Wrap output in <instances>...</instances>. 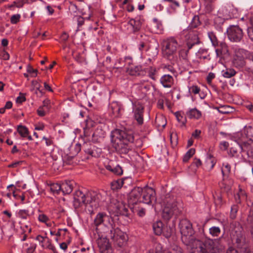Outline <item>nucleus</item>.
<instances>
[{
	"label": "nucleus",
	"mask_w": 253,
	"mask_h": 253,
	"mask_svg": "<svg viewBox=\"0 0 253 253\" xmlns=\"http://www.w3.org/2000/svg\"><path fill=\"white\" fill-rule=\"evenodd\" d=\"M179 226L181 234L182 242L190 248V253H199L198 249L205 246L203 242L204 239L200 240L195 237L194 231L191 223L186 219L180 221Z\"/></svg>",
	"instance_id": "nucleus-1"
},
{
	"label": "nucleus",
	"mask_w": 253,
	"mask_h": 253,
	"mask_svg": "<svg viewBox=\"0 0 253 253\" xmlns=\"http://www.w3.org/2000/svg\"><path fill=\"white\" fill-rule=\"evenodd\" d=\"M112 147L121 154H126L131 150L130 141L133 140L131 131L116 129L112 134Z\"/></svg>",
	"instance_id": "nucleus-2"
},
{
	"label": "nucleus",
	"mask_w": 253,
	"mask_h": 253,
	"mask_svg": "<svg viewBox=\"0 0 253 253\" xmlns=\"http://www.w3.org/2000/svg\"><path fill=\"white\" fill-rule=\"evenodd\" d=\"M230 238L233 248L240 250V253H253L249 248L243 228L239 224L232 229Z\"/></svg>",
	"instance_id": "nucleus-3"
},
{
	"label": "nucleus",
	"mask_w": 253,
	"mask_h": 253,
	"mask_svg": "<svg viewBox=\"0 0 253 253\" xmlns=\"http://www.w3.org/2000/svg\"><path fill=\"white\" fill-rule=\"evenodd\" d=\"M177 203L174 196L167 194L163 199L164 209L162 213L163 218L169 221L173 216H177L180 211L177 207Z\"/></svg>",
	"instance_id": "nucleus-4"
},
{
	"label": "nucleus",
	"mask_w": 253,
	"mask_h": 253,
	"mask_svg": "<svg viewBox=\"0 0 253 253\" xmlns=\"http://www.w3.org/2000/svg\"><path fill=\"white\" fill-rule=\"evenodd\" d=\"M104 234H109L115 246L119 247L124 246L128 240L127 235L118 228H115L112 224L107 226V229L103 231Z\"/></svg>",
	"instance_id": "nucleus-5"
},
{
	"label": "nucleus",
	"mask_w": 253,
	"mask_h": 253,
	"mask_svg": "<svg viewBox=\"0 0 253 253\" xmlns=\"http://www.w3.org/2000/svg\"><path fill=\"white\" fill-rule=\"evenodd\" d=\"M113 222L112 218L104 212H99L95 217L93 225L95 229H93L95 233L99 234L107 229V226Z\"/></svg>",
	"instance_id": "nucleus-6"
},
{
	"label": "nucleus",
	"mask_w": 253,
	"mask_h": 253,
	"mask_svg": "<svg viewBox=\"0 0 253 253\" xmlns=\"http://www.w3.org/2000/svg\"><path fill=\"white\" fill-rule=\"evenodd\" d=\"M162 52L164 57L169 58L176 53L178 44L173 37L164 39L162 43Z\"/></svg>",
	"instance_id": "nucleus-7"
},
{
	"label": "nucleus",
	"mask_w": 253,
	"mask_h": 253,
	"mask_svg": "<svg viewBox=\"0 0 253 253\" xmlns=\"http://www.w3.org/2000/svg\"><path fill=\"white\" fill-rule=\"evenodd\" d=\"M103 234H104L103 232L98 234L93 231V234L91 236L96 240L101 253H112L113 250L109 239Z\"/></svg>",
	"instance_id": "nucleus-8"
},
{
	"label": "nucleus",
	"mask_w": 253,
	"mask_h": 253,
	"mask_svg": "<svg viewBox=\"0 0 253 253\" xmlns=\"http://www.w3.org/2000/svg\"><path fill=\"white\" fill-rule=\"evenodd\" d=\"M229 39L234 42H239L243 37L242 29L238 25H231L227 30Z\"/></svg>",
	"instance_id": "nucleus-9"
},
{
	"label": "nucleus",
	"mask_w": 253,
	"mask_h": 253,
	"mask_svg": "<svg viewBox=\"0 0 253 253\" xmlns=\"http://www.w3.org/2000/svg\"><path fill=\"white\" fill-rule=\"evenodd\" d=\"M182 34L187 40V45L189 49H191L194 45L200 43L199 32L197 30H188L184 33V29Z\"/></svg>",
	"instance_id": "nucleus-10"
},
{
	"label": "nucleus",
	"mask_w": 253,
	"mask_h": 253,
	"mask_svg": "<svg viewBox=\"0 0 253 253\" xmlns=\"http://www.w3.org/2000/svg\"><path fill=\"white\" fill-rule=\"evenodd\" d=\"M141 203L150 205L156 201V192L154 189L148 186L142 188Z\"/></svg>",
	"instance_id": "nucleus-11"
},
{
	"label": "nucleus",
	"mask_w": 253,
	"mask_h": 253,
	"mask_svg": "<svg viewBox=\"0 0 253 253\" xmlns=\"http://www.w3.org/2000/svg\"><path fill=\"white\" fill-rule=\"evenodd\" d=\"M246 55V50L243 49H236L233 57L232 63L237 68H242L245 65V57Z\"/></svg>",
	"instance_id": "nucleus-12"
},
{
	"label": "nucleus",
	"mask_w": 253,
	"mask_h": 253,
	"mask_svg": "<svg viewBox=\"0 0 253 253\" xmlns=\"http://www.w3.org/2000/svg\"><path fill=\"white\" fill-rule=\"evenodd\" d=\"M205 245L201 246V250L198 249L199 253H221L215 247L214 241L210 239H204L203 242Z\"/></svg>",
	"instance_id": "nucleus-13"
},
{
	"label": "nucleus",
	"mask_w": 253,
	"mask_h": 253,
	"mask_svg": "<svg viewBox=\"0 0 253 253\" xmlns=\"http://www.w3.org/2000/svg\"><path fill=\"white\" fill-rule=\"evenodd\" d=\"M143 189L140 187H135L129 193L128 202L129 204L134 205L137 203H141V194Z\"/></svg>",
	"instance_id": "nucleus-14"
},
{
	"label": "nucleus",
	"mask_w": 253,
	"mask_h": 253,
	"mask_svg": "<svg viewBox=\"0 0 253 253\" xmlns=\"http://www.w3.org/2000/svg\"><path fill=\"white\" fill-rule=\"evenodd\" d=\"M73 205L75 209H78L83 205H86L87 192L84 193L80 190L76 191L74 198Z\"/></svg>",
	"instance_id": "nucleus-15"
},
{
	"label": "nucleus",
	"mask_w": 253,
	"mask_h": 253,
	"mask_svg": "<svg viewBox=\"0 0 253 253\" xmlns=\"http://www.w3.org/2000/svg\"><path fill=\"white\" fill-rule=\"evenodd\" d=\"M101 195L94 191L87 192V204H90L92 207L97 208L99 206Z\"/></svg>",
	"instance_id": "nucleus-16"
},
{
	"label": "nucleus",
	"mask_w": 253,
	"mask_h": 253,
	"mask_svg": "<svg viewBox=\"0 0 253 253\" xmlns=\"http://www.w3.org/2000/svg\"><path fill=\"white\" fill-rule=\"evenodd\" d=\"M83 149L85 153L92 157H98L101 153L100 149L97 148L93 145L87 143H84Z\"/></svg>",
	"instance_id": "nucleus-17"
},
{
	"label": "nucleus",
	"mask_w": 253,
	"mask_h": 253,
	"mask_svg": "<svg viewBox=\"0 0 253 253\" xmlns=\"http://www.w3.org/2000/svg\"><path fill=\"white\" fill-rule=\"evenodd\" d=\"M81 150V145L80 144H76L75 146L70 147L71 155H67L64 157L63 161L68 165L73 164V159L78 153Z\"/></svg>",
	"instance_id": "nucleus-18"
},
{
	"label": "nucleus",
	"mask_w": 253,
	"mask_h": 253,
	"mask_svg": "<svg viewBox=\"0 0 253 253\" xmlns=\"http://www.w3.org/2000/svg\"><path fill=\"white\" fill-rule=\"evenodd\" d=\"M144 109V106L140 103L136 105L133 109L134 118L139 125H142L143 124Z\"/></svg>",
	"instance_id": "nucleus-19"
},
{
	"label": "nucleus",
	"mask_w": 253,
	"mask_h": 253,
	"mask_svg": "<svg viewBox=\"0 0 253 253\" xmlns=\"http://www.w3.org/2000/svg\"><path fill=\"white\" fill-rule=\"evenodd\" d=\"M126 72L131 76H140L142 77L146 73L145 71H144V69H142V66H134L133 65H129V67L127 68Z\"/></svg>",
	"instance_id": "nucleus-20"
},
{
	"label": "nucleus",
	"mask_w": 253,
	"mask_h": 253,
	"mask_svg": "<svg viewBox=\"0 0 253 253\" xmlns=\"http://www.w3.org/2000/svg\"><path fill=\"white\" fill-rule=\"evenodd\" d=\"M161 83L165 87H171L173 84V77L169 75L163 76L160 80Z\"/></svg>",
	"instance_id": "nucleus-21"
},
{
	"label": "nucleus",
	"mask_w": 253,
	"mask_h": 253,
	"mask_svg": "<svg viewBox=\"0 0 253 253\" xmlns=\"http://www.w3.org/2000/svg\"><path fill=\"white\" fill-rule=\"evenodd\" d=\"M142 24V22L140 19H131L128 22V25H130L132 28L133 33L137 32L140 30Z\"/></svg>",
	"instance_id": "nucleus-22"
},
{
	"label": "nucleus",
	"mask_w": 253,
	"mask_h": 253,
	"mask_svg": "<svg viewBox=\"0 0 253 253\" xmlns=\"http://www.w3.org/2000/svg\"><path fill=\"white\" fill-rule=\"evenodd\" d=\"M215 52L218 57L222 55H229V54L228 46L225 42L221 43L219 46L216 49Z\"/></svg>",
	"instance_id": "nucleus-23"
},
{
	"label": "nucleus",
	"mask_w": 253,
	"mask_h": 253,
	"mask_svg": "<svg viewBox=\"0 0 253 253\" xmlns=\"http://www.w3.org/2000/svg\"><path fill=\"white\" fill-rule=\"evenodd\" d=\"M73 189V182L71 181H65L61 184V191L64 195L70 194Z\"/></svg>",
	"instance_id": "nucleus-24"
},
{
	"label": "nucleus",
	"mask_w": 253,
	"mask_h": 253,
	"mask_svg": "<svg viewBox=\"0 0 253 253\" xmlns=\"http://www.w3.org/2000/svg\"><path fill=\"white\" fill-rule=\"evenodd\" d=\"M201 24V22L200 21L199 16L198 15L194 16L190 25L186 29H184V33L188 30H195L194 29L200 25Z\"/></svg>",
	"instance_id": "nucleus-25"
},
{
	"label": "nucleus",
	"mask_w": 253,
	"mask_h": 253,
	"mask_svg": "<svg viewBox=\"0 0 253 253\" xmlns=\"http://www.w3.org/2000/svg\"><path fill=\"white\" fill-rule=\"evenodd\" d=\"M131 150L134 148H140L143 145L142 140L138 136H134L133 134V140L130 141Z\"/></svg>",
	"instance_id": "nucleus-26"
},
{
	"label": "nucleus",
	"mask_w": 253,
	"mask_h": 253,
	"mask_svg": "<svg viewBox=\"0 0 253 253\" xmlns=\"http://www.w3.org/2000/svg\"><path fill=\"white\" fill-rule=\"evenodd\" d=\"M141 38H142V41H141L139 44V49L140 50H142L143 48H145V50H147L148 49V42H150V37L146 35H141Z\"/></svg>",
	"instance_id": "nucleus-27"
},
{
	"label": "nucleus",
	"mask_w": 253,
	"mask_h": 253,
	"mask_svg": "<svg viewBox=\"0 0 253 253\" xmlns=\"http://www.w3.org/2000/svg\"><path fill=\"white\" fill-rule=\"evenodd\" d=\"M105 168L107 170L110 171L116 175H120L123 174V169L119 165H117L116 167H113L111 165H107L105 166Z\"/></svg>",
	"instance_id": "nucleus-28"
},
{
	"label": "nucleus",
	"mask_w": 253,
	"mask_h": 253,
	"mask_svg": "<svg viewBox=\"0 0 253 253\" xmlns=\"http://www.w3.org/2000/svg\"><path fill=\"white\" fill-rule=\"evenodd\" d=\"M144 71H145V74L143 75V77H147L151 78L153 80H156L155 75L157 73L156 68L150 67L144 69Z\"/></svg>",
	"instance_id": "nucleus-29"
},
{
	"label": "nucleus",
	"mask_w": 253,
	"mask_h": 253,
	"mask_svg": "<svg viewBox=\"0 0 253 253\" xmlns=\"http://www.w3.org/2000/svg\"><path fill=\"white\" fill-rule=\"evenodd\" d=\"M153 228L156 235H160L164 230L163 223L160 221H157L153 224Z\"/></svg>",
	"instance_id": "nucleus-30"
},
{
	"label": "nucleus",
	"mask_w": 253,
	"mask_h": 253,
	"mask_svg": "<svg viewBox=\"0 0 253 253\" xmlns=\"http://www.w3.org/2000/svg\"><path fill=\"white\" fill-rule=\"evenodd\" d=\"M244 133L250 141L253 142V126H248L244 127Z\"/></svg>",
	"instance_id": "nucleus-31"
},
{
	"label": "nucleus",
	"mask_w": 253,
	"mask_h": 253,
	"mask_svg": "<svg viewBox=\"0 0 253 253\" xmlns=\"http://www.w3.org/2000/svg\"><path fill=\"white\" fill-rule=\"evenodd\" d=\"M155 124L157 127L164 128L167 124L166 119L163 116L156 117Z\"/></svg>",
	"instance_id": "nucleus-32"
},
{
	"label": "nucleus",
	"mask_w": 253,
	"mask_h": 253,
	"mask_svg": "<svg viewBox=\"0 0 253 253\" xmlns=\"http://www.w3.org/2000/svg\"><path fill=\"white\" fill-rule=\"evenodd\" d=\"M187 115L190 118L199 119L201 116V113L200 111L196 109H191L188 113Z\"/></svg>",
	"instance_id": "nucleus-33"
},
{
	"label": "nucleus",
	"mask_w": 253,
	"mask_h": 253,
	"mask_svg": "<svg viewBox=\"0 0 253 253\" xmlns=\"http://www.w3.org/2000/svg\"><path fill=\"white\" fill-rule=\"evenodd\" d=\"M17 131L22 137H26L29 133V131L27 128L21 125L18 126Z\"/></svg>",
	"instance_id": "nucleus-34"
},
{
	"label": "nucleus",
	"mask_w": 253,
	"mask_h": 253,
	"mask_svg": "<svg viewBox=\"0 0 253 253\" xmlns=\"http://www.w3.org/2000/svg\"><path fill=\"white\" fill-rule=\"evenodd\" d=\"M236 73V71L234 69L231 68L226 69L225 71H222L223 76L227 78L234 76Z\"/></svg>",
	"instance_id": "nucleus-35"
},
{
	"label": "nucleus",
	"mask_w": 253,
	"mask_h": 253,
	"mask_svg": "<svg viewBox=\"0 0 253 253\" xmlns=\"http://www.w3.org/2000/svg\"><path fill=\"white\" fill-rule=\"evenodd\" d=\"M210 233L212 236L218 237L221 233L220 229L218 227L212 226L209 229Z\"/></svg>",
	"instance_id": "nucleus-36"
},
{
	"label": "nucleus",
	"mask_w": 253,
	"mask_h": 253,
	"mask_svg": "<svg viewBox=\"0 0 253 253\" xmlns=\"http://www.w3.org/2000/svg\"><path fill=\"white\" fill-rule=\"evenodd\" d=\"M50 187L51 191L53 193L58 194L61 191V185L58 183H52Z\"/></svg>",
	"instance_id": "nucleus-37"
},
{
	"label": "nucleus",
	"mask_w": 253,
	"mask_h": 253,
	"mask_svg": "<svg viewBox=\"0 0 253 253\" xmlns=\"http://www.w3.org/2000/svg\"><path fill=\"white\" fill-rule=\"evenodd\" d=\"M118 211L117 213L123 215L127 216V209L122 204L119 205L118 207Z\"/></svg>",
	"instance_id": "nucleus-38"
},
{
	"label": "nucleus",
	"mask_w": 253,
	"mask_h": 253,
	"mask_svg": "<svg viewBox=\"0 0 253 253\" xmlns=\"http://www.w3.org/2000/svg\"><path fill=\"white\" fill-rule=\"evenodd\" d=\"M215 109H217L218 112L223 114H228L230 113V106L227 105L221 106L216 107Z\"/></svg>",
	"instance_id": "nucleus-39"
},
{
	"label": "nucleus",
	"mask_w": 253,
	"mask_h": 253,
	"mask_svg": "<svg viewBox=\"0 0 253 253\" xmlns=\"http://www.w3.org/2000/svg\"><path fill=\"white\" fill-rule=\"evenodd\" d=\"M195 149L194 148H191L188 152L185 154L183 158V161L184 162H187L190 159V158L195 154Z\"/></svg>",
	"instance_id": "nucleus-40"
},
{
	"label": "nucleus",
	"mask_w": 253,
	"mask_h": 253,
	"mask_svg": "<svg viewBox=\"0 0 253 253\" xmlns=\"http://www.w3.org/2000/svg\"><path fill=\"white\" fill-rule=\"evenodd\" d=\"M112 110V113L115 117H118L120 115V112L121 110V107L117 104H113L111 106Z\"/></svg>",
	"instance_id": "nucleus-41"
},
{
	"label": "nucleus",
	"mask_w": 253,
	"mask_h": 253,
	"mask_svg": "<svg viewBox=\"0 0 253 253\" xmlns=\"http://www.w3.org/2000/svg\"><path fill=\"white\" fill-rule=\"evenodd\" d=\"M251 26L248 28V35L249 38L253 42V16L250 18Z\"/></svg>",
	"instance_id": "nucleus-42"
},
{
	"label": "nucleus",
	"mask_w": 253,
	"mask_h": 253,
	"mask_svg": "<svg viewBox=\"0 0 253 253\" xmlns=\"http://www.w3.org/2000/svg\"><path fill=\"white\" fill-rule=\"evenodd\" d=\"M212 2L206 1L205 10L206 13H210L213 10L214 6L212 4Z\"/></svg>",
	"instance_id": "nucleus-43"
},
{
	"label": "nucleus",
	"mask_w": 253,
	"mask_h": 253,
	"mask_svg": "<svg viewBox=\"0 0 253 253\" xmlns=\"http://www.w3.org/2000/svg\"><path fill=\"white\" fill-rule=\"evenodd\" d=\"M238 210V207L237 205H234L231 207V212H230V218L232 219H235L236 217L237 212Z\"/></svg>",
	"instance_id": "nucleus-44"
},
{
	"label": "nucleus",
	"mask_w": 253,
	"mask_h": 253,
	"mask_svg": "<svg viewBox=\"0 0 253 253\" xmlns=\"http://www.w3.org/2000/svg\"><path fill=\"white\" fill-rule=\"evenodd\" d=\"M45 239L47 240L46 242V248L51 250L54 253H57L55 247L51 243V240L47 237H45Z\"/></svg>",
	"instance_id": "nucleus-45"
},
{
	"label": "nucleus",
	"mask_w": 253,
	"mask_h": 253,
	"mask_svg": "<svg viewBox=\"0 0 253 253\" xmlns=\"http://www.w3.org/2000/svg\"><path fill=\"white\" fill-rule=\"evenodd\" d=\"M247 221L248 224L253 225V208H251L249 211Z\"/></svg>",
	"instance_id": "nucleus-46"
},
{
	"label": "nucleus",
	"mask_w": 253,
	"mask_h": 253,
	"mask_svg": "<svg viewBox=\"0 0 253 253\" xmlns=\"http://www.w3.org/2000/svg\"><path fill=\"white\" fill-rule=\"evenodd\" d=\"M172 229L170 227H166L164 228V230H163L162 233H163L164 235L167 238H169V237H170L171 236V235L172 234Z\"/></svg>",
	"instance_id": "nucleus-47"
},
{
	"label": "nucleus",
	"mask_w": 253,
	"mask_h": 253,
	"mask_svg": "<svg viewBox=\"0 0 253 253\" xmlns=\"http://www.w3.org/2000/svg\"><path fill=\"white\" fill-rule=\"evenodd\" d=\"M21 16L19 14L13 15L10 18V22L12 24H17L20 20Z\"/></svg>",
	"instance_id": "nucleus-48"
},
{
	"label": "nucleus",
	"mask_w": 253,
	"mask_h": 253,
	"mask_svg": "<svg viewBox=\"0 0 253 253\" xmlns=\"http://www.w3.org/2000/svg\"><path fill=\"white\" fill-rule=\"evenodd\" d=\"M33 0H16V7L21 8L23 6L24 4L26 3H30Z\"/></svg>",
	"instance_id": "nucleus-49"
},
{
	"label": "nucleus",
	"mask_w": 253,
	"mask_h": 253,
	"mask_svg": "<svg viewBox=\"0 0 253 253\" xmlns=\"http://www.w3.org/2000/svg\"><path fill=\"white\" fill-rule=\"evenodd\" d=\"M189 49H190L188 48V49H182L180 50L179 52V56L183 59H186Z\"/></svg>",
	"instance_id": "nucleus-50"
},
{
	"label": "nucleus",
	"mask_w": 253,
	"mask_h": 253,
	"mask_svg": "<svg viewBox=\"0 0 253 253\" xmlns=\"http://www.w3.org/2000/svg\"><path fill=\"white\" fill-rule=\"evenodd\" d=\"M124 184V181L123 180H119L114 182V183H112V186H115L114 189H120Z\"/></svg>",
	"instance_id": "nucleus-51"
},
{
	"label": "nucleus",
	"mask_w": 253,
	"mask_h": 253,
	"mask_svg": "<svg viewBox=\"0 0 253 253\" xmlns=\"http://www.w3.org/2000/svg\"><path fill=\"white\" fill-rule=\"evenodd\" d=\"M175 116L179 122H181L182 125H185V119L183 118V116L181 115L180 112H176L175 113Z\"/></svg>",
	"instance_id": "nucleus-52"
},
{
	"label": "nucleus",
	"mask_w": 253,
	"mask_h": 253,
	"mask_svg": "<svg viewBox=\"0 0 253 253\" xmlns=\"http://www.w3.org/2000/svg\"><path fill=\"white\" fill-rule=\"evenodd\" d=\"M242 151H249L251 148V146L248 142H244L241 145Z\"/></svg>",
	"instance_id": "nucleus-53"
},
{
	"label": "nucleus",
	"mask_w": 253,
	"mask_h": 253,
	"mask_svg": "<svg viewBox=\"0 0 253 253\" xmlns=\"http://www.w3.org/2000/svg\"><path fill=\"white\" fill-rule=\"evenodd\" d=\"M189 91L190 92L196 94L199 93L200 91V88L197 85H193L189 87Z\"/></svg>",
	"instance_id": "nucleus-54"
},
{
	"label": "nucleus",
	"mask_w": 253,
	"mask_h": 253,
	"mask_svg": "<svg viewBox=\"0 0 253 253\" xmlns=\"http://www.w3.org/2000/svg\"><path fill=\"white\" fill-rule=\"evenodd\" d=\"M18 215L23 219H26L29 215L28 211L27 210H20L18 212Z\"/></svg>",
	"instance_id": "nucleus-55"
},
{
	"label": "nucleus",
	"mask_w": 253,
	"mask_h": 253,
	"mask_svg": "<svg viewBox=\"0 0 253 253\" xmlns=\"http://www.w3.org/2000/svg\"><path fill=\"white\" fill-rule=\"evenodd\" d=\"M75 18L76 19L78 22V27L82 26L84 22V19L81 16H76Z\"/></svg>",
	"instance_id": "nucleus-56"
},
{
	"label": "nucleus",
	"mask_w": 253,
	"mask_h": 253,
	"mask_svg": "<svg viewBox=\"0 0 253 253\" xmlns=\"http://www.w3.org/2000/svg\"><path fill=\"white\" fill-rule=\"evenodd\" d=\"M38 219L41 222L44 223H46L47 221L49 220L48 217L44 214H40L39 215Z\"/></svg>",
	"instance_id": "nucleus-57"
},
{
	"label": "nucleus",
	"mask_w": 253,
	"mask_h": 253,
	"mask_svg": "<svg viewBox=\"0 0 253 253\" xmlns=\"http://www.w3.org/2000/svg\"><path fill=\"white\" fill-rule=\"evenodd\" d=\"M26 101V97L24 94L20 93V96L16 98V102L17 103H22V102Z\"/></svg>",
	"instance_id": "nucleus-58"
},
{
	"label": "nucleus",
	"mask_w": 253,
	"mask_h": 253,
	"mask_svg": "<svg viewBox=\"0 0 253 253\" xmlns=\"http://www.w3.org/2000/svg\"><path fill=\"white\" fill-rule=\"evenodd\" d=\"M214 78L215 75L214 73L211 72L208 74V76L207 77V81L209 85L211 84V81Z\"/></svg>",
	"instance_id": "nucleus-59"
},
{
	"label": "nucleus",
	"mask_w": 253,
	"mask_h": 253,
	"mask_svg": "<svg viewBox=\"0 0 253 253\" xmlns=\"http://www.w3.org/2000/svg\"><path fill=\"white\" fill-rule=\"evenodd\" d=\"M37 248V245L35 243H31V246L27 249L28 253H32L34 252Z\"/></svg>",
	"instance_id": "nucleus-60"
},
{
	"label": "nucleus",
	"mask_w": 253,
	"mask_h": 253,
	"mask_svg": "<svg viewBox=\"0 0 253 253\" xmlns=\"http://www.w3.org/2000/svg\"><path fill=\"white\" fill-rule=\"evenodd\" d=\"M27 72L30 74H35L33 76L36 77L37 74L38 70L37 69H34L31 66H29L27 68Z\"/></svg>",
	"instance_id": "nucleus-61"
},
{
	"label": "nucleus",
	"mask_w": 253,
	"mask_h": 253,
	"mask_svg": "<svg viewBox=\"0 0 253 253\" xmlns=\"http://www.w3.org/2000/svg\"><path fill=\"white\" fill-rule=\"evenodd\" d=\"M50 101L48 99H45L44 101H43V105L42 107H43V108H45L47 110H48L49 109V104H50Z\"/></svg>",
	"instance_id": "nucleus-62"
},
{
	"label": "nucleus",
	"mask_w": 253,
	"mask_h": 253,
	"mask_svg": "<svg viewBox=\"0 0 253 253\" xmlns=\"http://www.w3.org/2000/svg\"><path fill=\"white\" fill-rule=\"evenodd\" d=\"M38 114L41 117H43L45 116V111L43 110V107H40L37 110Z\"/></svg>",
	"instance_id": "nucleus-63"
},
{
	"label": "nucleus",
	"mask_w": 253,
	"mask_h": 253,
	"mask_svg": "<svg viewBox=\"0 0 253 253\" xmlns=\"http://www.w3.org/2000/svg\"><path fill=\"white\" fill-rule=\"evenodd\" d=\"M201 133V131L198 129H196L192 134V136L195 138H198Z\"/></svg>",
	"instance_id": "nucleus-64"
}]
</instances>
